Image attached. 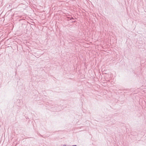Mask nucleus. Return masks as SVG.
<instances>
[{
    "label": "nucleus",
    "mask_w": 146,
    "mask_h": 146,
    "mask_svg": "<svg viewBox=\"0 0 146 146\" xmlns=\"http://www.w3.org/2000/svg\"><path fill=\"white\" fill-rule=\"evenodd\" d=\"M72 146H76V145H73Z\"/></svg>",
    "instance_id": "obj_1"
}]
</instances>
